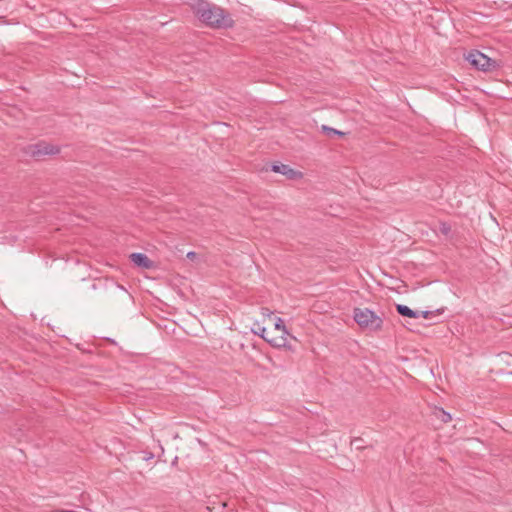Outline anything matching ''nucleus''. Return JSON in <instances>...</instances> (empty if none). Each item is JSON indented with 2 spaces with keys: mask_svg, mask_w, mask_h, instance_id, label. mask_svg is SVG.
Masks as SVG:
<instances>
[{
  "mask_svg": "<svg viewBox=\"0 0 512 512\" xmlns=\"http://www.w3.org/2000/svg\"><path fill=\"white\" fill-rule=\"evenodd\" d=\"M440 229H441V231L444 234H448L449 231H450V227L447 224H445V223L441 224V228Z\"/></svg>",
  "mask_w": 512,
  "mask_h": 512,
  "instance_id": "11",
  "label": "nucleus"
},
{
  "mask_svg": "<svg viewBox=\"0 0 512 512\" xmlns=\"http://www.w3.org/2000/svg\"><path fill=\"white\" fill-rule=\"evenodd\" d=\"M272 171L276 173H280L285 175L288 179H298L302 177V173L296 170H293L288 165L285 164H274L272 165Z\"/></svg>",
  "mask_w": 512,
  "mask_h": 512,
  "instance_id": "6",
  "label": "nucleus"
},
{
  "mask_svg": "<svg viewBox=\"0 0 512 512\" xmlns=\"http://www.w3.org/2000/svg\"><path fill=\"white\" fill-rule=\"evenodd\" d=\"M354 320L364 330L378 331L382 328L383 320L368 308H355Z\"/></svg>",
  "mask_w": 512,
  "mask_h": 512,
  "instance_id": "2",
  "label": "nucleus"
},
{
  "mask_svg": "<svg viewBox=\"0 0 512 512\" xmlns=\"http://www.w3.org/2000/svg\"><path fill=\"white\" fill-rule=\"evenodd\" d=\"M275 330L279 331L280 334L277 336H270L266 328H262V334L260 336L267 341L270 345L276 348L286 347L288 344L289 333L284 325L281 318H276L274 323Z\"/></svg>",
  "mask_w": 512,
  "mask_h": 512,
  "instance_id": "3",
  "label": "nucleus"
},
{
  "mask_svg": "<svg viewBox=\"0 0 512 512\" xmlns=\"http://www.w3.org/2000/svg\"><path fill=\"white\" fill-rule=\"evenodd\" d=\"M190 7L200 21L211 27L227 25L224 11L203 0H191Z\"/></svg>",
  "mask_w": 512,
  "mask_h": 512,
  "instance_id": "1",
  "label": "nucleus"
},
{
  "mask_svg": "<svg viewBox=\"0 0 512 512\" xmlns=\"http://www.w3.org/2000/svg\"><path fill=\"white\" fill-rule=\"evenodd\" d=\"M322 130L324 132H326L328 135H331V134H333V135H343V132L338 131V130H336L334 128L325 126V125L322 126Z\"/></svg>",
  "mask_w": 512,
  "mask_h": 512,
  "instance_id": "9",
  "label": "nucleus"
},
{
  "mask_svg": "<svg viewBox=\"0 0 512 512\" xmlns=\"http://www.w3.org/2000/svg\"><path fill=\"white\" fill-rule=\"evenodd\" d=\"M262 328L263 327H259V331H254V333L260 336V334H262Z\"/></svg>",
  "mask_w": 512,
  "mask_h": 512,
  "instance_id": "15",
  "label": "nucleus"
},
{
  "mask_svg": "<svg viewBox=\"0 0 512 512\" xmlns=\"http://www.w3.org/2000/svg\"><path fill=\"white\" fill-rule=\"evenodd\" d=\"M130 259L135 265L145 269L153 266L152 261L143 253H133L130 255Z\"/></svg>",
  "mask_w": 512,
  "mask_h": 512,
  "instance_id": "7",
  "label": "nucleus"
},
{
  "mask_svg": "<svg viewBox=\"0 0 512 512\" xmlns=\"http://www.w3.org/2000/svg\"><path fill=\"white\" fill-rule=\"evenodd\" d=\"M443 414H444V416H445V418L443 419L445 422H447V421L451 420V417H450V415H449V414H446L444 411H443Z\"/></svg>",
  "mask_w": 512,
  "mask_h": 512,
  "instance_id": "14",
  "label": "nucleus"
},
{
  "mask_svg": "<svg viewBox=\"0 0 512 512\" xmlns=\"http://www.w3.org/2000/svg\"><path fill=\"white\" fill-rule=\"evenodd\" d=\"M59 152V148L47 142H39L29 145L26 153L34 158L40 159L47 155H54Z\"/></svg>",
  "mask_w": 512,
  "mask_h": 512,
  "instance_id": "5",
  "label": "nucleus"
},
{
  "mask_svg": "<svg viewBox=\"0 0 512 512\" xmlns=\"http://www.w3.org/2000/svg\"><path fill=\"white\" fill-rule=\"evenodd\" d=\"M466 60L475 68L481 71H494L499 68L496 60L489 58L479 51H471L467 54Z\"/></svg>",
  "mask_w": 512,
  "mask_h": 512,
  "instance_id": "4",
  "label": "nucleus"
},
{
  "mask_svg": "<svg viewBox=\"0 0 512 512\" xmlns=\"http://www.w3.org/2000/svg\"><path fill=\"white\" fill-rule=\"evenodd\" d=\"M196 257H197V254L195 252L191 251V252L187 253V258L190 260H194Z\"/></svg>",
  "mask_w": 512,
  "mask_h": 512,
  "instance_id": "12",
  "label": "nucleus"
},
{
  "mask_svg": "<svg viewBox=\"0 0 512 512\" xmlns=\"http://www.w3.org/2000/svg\"><path fill=\"white\" fill-rule=\"evenodd\" d=\"M262 315H264V316H266V315H267V316H269V315H270L269 310H268L267 308H263V309H262Z\"/></svg>",
  "mask_w": 512,
  "mask_h": 512,
  "instance_id": "13",
  "label": "nucleus"
},
{
  "mask_svg": "<svg viewBox=\"0 0 512 512\" xmlns=\"http://www.w3.org/2000/svg\"><path fill=\"white\" fill-rule=\"evenodd\" d=\"M396 310L400 315L405 316V317H409V318H418L419 317L418 311H414L406 305L398 304L396 306Z\"/></svg>",
  "mask_w": 512,
  "mask_h": 512,
  "instance_id": "8",
  "label": "nucleus"
},
{
  "mask_svg": "<svg viewBox=\"0 0 512 512\" xmlns=\"http://www.w3.org/2000/svg\"><path fill=\"white\" fill-rule=\"evenodd\" d=\"M418 312H419V317L422 316L424 319H429L433 315H435V313L432 311H418Z\"/></svg>",
  "mask_w": 512,
  "mask_h": 512,
  "instance_id": "10",
  "label": "nucleus"
}]
</instances>
